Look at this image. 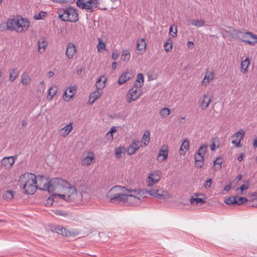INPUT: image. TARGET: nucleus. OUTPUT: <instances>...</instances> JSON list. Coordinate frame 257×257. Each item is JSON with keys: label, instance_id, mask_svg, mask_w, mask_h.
Wrapping results in <instances>:
<instances>
[{"label": "nucleus", "instance_id": "62", "mask_svg": "<svg viewBox=\"0 0 257 257\" xmlns=\"http://www.w3.org/2000/svg\"><path fill=\"white\" fill-rule=\"evenodd\" d=\"M54 75V73L52 71H49L48 73H47V76L49 77V78H51Z\"/></svg>", "mask_w": 257, "mask_h": 257}, {"label": "nucleus", "instance_id": "37", "mask_svg": "<svg viewBox=\"0 0 257 257\" xmlns=\"http://www.w3.org/2000/svg\"><path fill=\"white\" fill-rule=\"evenodd\" d=\"M57 92V89L53 86H51L48 91V93L47 96V98L49 100H51L54 97V96L56 94Z\"/></svg>", "mask_w": 257, "mask_h": 257}, {"label": "nucleus", "instance_id": "34", "mask_svg": "<svg viewBox=\"0 0 257 257\" xmlns=\"http://www.w3.org/2000/svg\"><path fill=\"white\" fill-rule=\"evenodd\" d=\"M19 75V72L16 69H13L10 72L9 81H14Z\"/></svg>", "mask_w": 257, "mask_h": 257}, {"label": "nucleus", "instance_id": "41", "mask_svg": "<svg viewBox=\"0 0 257 257\" xmlns=\"http://www.w3.org/2000/svg\"><path fill=\"white\" fill-rule=\"evenodd\" d=\"M207 147L208 145L207 144H204L200 146L198 149L197 155L204 156L206 153Z\"/></svg>", "mask_w": 257, "mask_h": 257}, {"label": "nucleus", "instance_id": "26", "mask_svg": "<svg viewBox=\"0 0 257 257\" xmlns=\"http://www.w3.org/2000/svg\"><path fill=\"white\" fill-rule=\"evenodd\" d=\"M214 78V73L212 71H207L202 81V84L206 86Z\"/></svg>", "mask_w": 257, "mask_h": 257}, {"label": "nucleus", "instance_id": "59", "mask_svg": "<svg viewBox=\"0 0 257 257\" xmlns=\"http://www.w3.org/2000/svg\"><path fill=\"white\" fill-rule=\"evenodd\" d=\"M118 54L117 51L116 50H113L111 54L112 59L113 60H115L118 57Z\"/></svg>", "mask_w": 257, "mask_h": 257}, {"label": "nucleus", "instance_id": "43", "mask_svg": "<svg viewBox=\"0 0 257 257\" xmlns=\"http://www.w3.org/2000/svg\"><path fill=\"white\" fill-rule=\"evenodd\" d=\"M123 61H128L130 58V53L127 50H124L121 57Z\"/></svg>", "mask_w": 257, "mask_h": 257}, {"label": "nucleus", "instance_id": "32", "mask_svg": "<svg viewBox=\"0 0 257 257\" xmlns=\"http://www.w3.org/2000/svg\"><path fill=\"white\" fill-rule=\"evenodd\" d=\"M211 143L210 147L212 151H215L216 148L219 147V143L218 138H212L211 139Z\"/></svg>", "mask_w": 257, "mask_h": 257}, {"label": "nucleus", "instance_id": "16", "mask_svg": "<svg viewBox=\"0 0 257 257\" xmlns=\"http://www.w3.org/2000/svg\"><path fill=\"white\" fill-rule=\"evenodd\" d=\"M133 76L134 74L131 71H127L123 72L119 76L117 82L119 85H121L131 79Z\"/></svg>", "mask_w": 257, "mask_h": 257}, {"label": "nucleus", "instance_id": "19", "mask_svg": "<svg viewBox=\"0 0 257 257\" xmlns=\"http://www.w3.org/2000/svg\"><path fill=\"white\" fill-rule=\"evenodd\" d=\"M168 155L167 147L166 146H163L160 150L159 155L157 158V160L159 162H162L167 158Z\"/></svg>", "mask_w": 257, "mask_h": 257}, {"label": "nucleus", "instance_id": "14", "mask_svg": "<svg viewBox=\"0 0 257 257\" xmlns=\"http://www.w3.org/2000/svg\"><path fill=\"white\" fill-rule=\"evenodd\" d=\"M203 99L201 103L202 110H206L209 106L213 98V94L209 91L203 94Z\"/></svg>", "mask_w": 257, "mask_h": 257}, {"label": "nucleus", "instance_id": "3", "mask_svg": "<svg viewBox=\"0 0 257 257\" xmlns=\"http://www.w3.org/2000/svg\"><path fill=\"white\" fill-rule=\"evenodd\" d=\"M37 177L32 173H26L20 176L19 186L27 194H33L36 191Z\"/></svg>", "mask_w": 257, "mask_h": 257}, {"label": "nucleus", "instance_id": "4", "mask_svg": "<svg viewBox=\"0 0 257 257\" xmlns=\"http://www.w3.org/2000/svg\"><path fill=\"white\" fill-rule=\"evenodd\" d=\"M30 26L29 21L25 18L17 17L10 19L6 23L1 25V28L7 29L11 31H15L17 33H22L26 31Z\"/></svg>", "mask_w": 257, "mask_h": 257}, {"label": "nucleus", "instance_id": "40", "mask_svg": "<svg viewBox=\"0 0 257 257\" xmlns=\"http://www.w3.org/2000/svg\"><path fill=\"white\" fill-rule=\"evenodd\" d=\"M14 193L13 191L8 190L5 192L3 195V198L5 200L10 201L14 197Z\"/></svg>", "mask_w": 257, "mask_h": 257}, {"label": "nucleus", "instance_id": "60", "mask_svg": "<svg viewBox=\"0 0 257 257\" xmlns=\"http://www.w3.org/2000/svg\"><path fill=\"white\" fill-rule=\"evenodd\" d=\"M116 132V130L115 128V127H113L111 128V130L107 133V135H110V136L111 137V139H113L112 133H115Z\"/></svg>", "mask_w": 257, "mask_h": 257}, {"label": "nucleus", "instance_id": "35", "mask_svg": "<svg viewBox=\"0 0 257 257\" xmlns=\"http://www.w3.org/2000/svg\"><path fill=\"white\" fill-rule=\"evenodd\" d=\"M150 132L148 131L145 132L143 137L142 140L141 142H142V145L144 146H146L148 145L150 141Z\"/></svg>", "mask_w": 257, "mask_h": 257}, {"label": "nucleus", "instance_id": "10", "mask_svg": "<svg viewBox=\"0 0 257 257\" xmlns=\"http://www.w3.org/2000/svg\"><path fill=\"white\" fill-rule=\"evenodd\" d=\"M36 177V189L47 191L49 192L51 180H49L48 178L43 176L38 175Z\"/></svg>", "mask_w": 257, "mask_h": 257}, {"label": "nucleus", "instance_id": "20", "mask_svg": "<svg viewBox=\"0 0 257 257\" xmlns=\"http://www.w3.org/2000/svg\"><path fill=\"white\" fill-rule=\"evenodd\" d=\"M72 123H69L59 130V133L60 136L66 137L73 130Z\"/></svg>", "mask_w": 257, "mask_h": 257}, {"label": "nucleus", "instance_id": "50", "mask_svg": "<svg viewBox=\"0 0 257 257\" xmlns=\"http://www.w3.org/2000/svg\"><path fill=\"white\" fill-rule=\"evenodd\" d=\"M132 145L138 150L140 147H143L142 142L139 140H134Z\"/></svg>", "mask_w": 257, "mask_h": 257}, {"label": "nucleus", "instance_id": "33", "mask_svg": "<svg viewBox=\"0 0 257 257\" xmlns=\"http://www.w3.org/2000/svg\"><path fill=\"white\" fill-rule=\"evenodd\" d=\"M191 24L197 27H201L205 25V21L203 19L192 20L190 21Z\"/></svg>", "mask_w": 257, "mask_h": 257}, {"label": "nucleus", "instance_id": "46", "mask_svg": "<svg viewBox=\"0 0 257 257\" xmlns=\"http://www.w3.org/2000/svg\"><path fill=\"white\" fill-rule=\"evenodd\" d=\"M224 202L227 204H235L236 203V197L231 196L224 200Z\"/></svg>", "mask_w": 257, "mask_h": 257}, {"label": "nucleus", "instance_id": "22", "mask_svg": "<svg viewBox=\"0 0 257 257\" xmlns=\"http://www.w3.org/2000/svg\"><path fill=\"white\" fill-rule=\"evenodd\" d=\"M103 93V91L96 89L89 96V101L91 104L93 103L95 101L99 98Z\"/></svg>", "mask_w": 257, "mask_h": 257}, {"label": "nucleus", "instance_id": "52", "mask_svg": "<svg viewBox=\"0 0 257 257\" xmlns=\"http://www.w3.org/2000/svg\"><path fill=\"white\" fill-rule=\"evenodd\" d=\"M45 89V85L43 81H41L38 85V91H40L41 93H43Z\"/></svg>", "mask_w": 257, "mask_h": 257}, {"label": "nucleus", "instance_id": "24", "mask_svg": "<svg viewBox=\"0 0 257 257\" xmlns=\"http://www.w3.org/2000/svg\"><path fill=\"white\" fill-rule=\"evenodd\" d=\"M206 201L204 199L198 198L197 194H194L190 199V203L193 206L203 204Z\"/></svg>", "mask_w": 257, "mask_h": 257}, {"label": "nucleus", "instance_id": "30", "mask_svg": "<svg viewBox=\"0 0 257 257\" xmlns=\"http://www.w3.org/2000/svg\"><path fill=\"white\" fill-rule=\"evenodd\" d=\"M144 81L143 75L142 73H139L137 75V80L135 82L134 86L141 88L144 84Z\"/></svg>", "mask_w": 257, "mask_h": 257}, {"label": "nucleus", "instance_id": "21", "mask_svg": "<svg viewBox=\"0 0 257 257\" xmlns=\"http://www.w3.org/2000/svg\"><path fill=\"white\" fill-rule=\"evenodd\" d=\"M106 80L107 79L104 75L100 76L96 82V89L103 91V88L105 87Z\"/></svg>", "mask_w": 257, "mask_h": 257}, {"label": "nucleus", "instance_id": "44", "mask_svg": "<svg viewBox=\"0 0 257 257\" xmlns=\"http://www.w3.org/2000/svg\"><path fill=\"white\" fill-rule=\"evenodd\" d=\"M229 30H227L225 29H223L222 30V33L224 37H228L229 39H232V38H230L228 35H231V33L233 32V30H234L232 28H229Z\"/></svg>", "mask_w": 257, "mask_h": 257}, {"label": "nucleus", "instance_id": "42", "mask_svg": "<svg viewBox=\"0 0 257 257\" xmlns=\"http://www.w3.org/2000/svg\"><path fill=\"white\" fill-rule=\"evenodd\" d=\"M222 163V161L220 158H217L214 161V166L215 167V170H218L221 168V164Z\"/></svg>", "mask_w": 257, "mask_h": 257}, {"label": "nucleus", "instance_id": "11", "mask_svg": "<svg viewBox=\"0 0 257 257\" xmlns=\"http://www.w3.org/2000/svg\"><path fill=\"white\" fill-rule=\"evenodd\" d=\"M161 178V173L159 171H156L150 174L147 178V183L148 186L151 187L158 182Z\"/></svg>", "mask_w": 257, "mask_h": 257}, {"label": "nucleus", "instance_id": "27", "mask_svg": "<svg viewBox=\"0 0 257 257\" xmlns=\"http://www.w3.org/2000/svg\"><path fill=\"white\" fill-rule=\"evenodd\" d=\"M38 51L40 54L44 52L47 46V42L44 38L41 39L38 42Z\"/></svg>", "mask_w": 257, "mask_h": 257}, {"label": "nucleus", "instance_id": "23", "mask_svg": "<svg viewBox=\"0 0 257 257\" xmlns=\"http://www.w3.org/2000/svg\"><path fill=\"white\" fill-rule=\"evenodd\" d=\"M95 161L94 154L92 152H89L88 155L82 161V164L84 166H89Z\"/></svg>", "mask_w": 257, "mask_h": 257}, {"label": "nucleus", "instance_id": "57", "mask_svg": "<svg viewBox=\"0 0 257 257\" xmlns=\"http://www.w3.org/2000/svg\"><path fill=\"white\" fill-rule=\"evenodd\" d=\"M204 164V161L195 160V165L196 167L201 168Z\"/></svg>", "mask_w": 257, "mask_h": 257}, {"label": "nucleus", "instance_id": "13", "mask_svg": "<svg viewBox=\"0 0 257 257\" xmlns=\"http://www.w3.org/2000/svg\"><path fill=\"white\" fill-rule=\"evenodd\" d=\"M245 134V131L243 129L239 130L233 136H232L233 139L231 143L234 145L237 148L241 147L240 142L243 139Z\"/></svg>", "mask_w": 257, "mask_h": 257}, {"label": "nucleus", "instance_id": "9", "mask_svg": "<svg viewBox=\"0 0 257 257\" xmlns=\"http://www.w3.org/2000/svg\"><path fill=\"white\" fill-rule=\"evenodd\" d=\"M142 94V91L141 88L133 86L126 93V100L128 103H131L137 100Z\"/></svg>", "mask_w": 257, "mask_h": 257}, {"label": "nucleus", "instance_id": "55", "mask_svg": "<svg viewBox=\"0 0 257 257\" xmlns=\"http://www.w3.org/2000/svg\"><path fill=\"white\" fill-rule=\"evenodd\" d=\"M249 187V183L248 182H246L244 183L243 184H242L239 188L241 191H243L244 190H246L248 189Z\"/></svg>", "mask_w": 257, "mask_h": 257}, {"label": "nucleus", "instance_id": "5", "mask_svg": "<svg viewBox=\"0 0 257 257\" xmlns=\"http://www.w3.org/2000/svg\"><path fill=\"white\" fill-rule=\"evenodd\" d=\"M127 189L120 186H116L111 189L106 196L112 203L125 205Z\"/></svg>", "mask_w": 257, "mask_h": 257}, {"label": "nucleus", "instance_id": "28", "mask_svg": "<svg viewBox=\"0 0 257 257\" xmlns=\"http://www.w3.org/2000/svg\"><path fill=\"white\" fill-rule=\"evenodd\" d=\"M21 82L24 85H29L31 82V78L28 73H23L21 76Z\"/></svg>", "mask_w": 257, "mask_h": 257}, {"label": "nucleus", "instance_id": "8", "mask_svg": "<svg viewBox=\"0 0 257 257\" xmlns=\"http://www.w3.org/2000/svg\"><path fill=\"white\" fill-rule=\"evenodd\" d=\"M77 6L81 9L85 10L87 12L90 13L98 7L99 2L98 0H77Z\"/></svg>", "mask_w": 257, "mask_h": 257}, {"label": "nucleus", "instance_id": "51", "mask_svg": "<svg viewBox=\"0 0 257 257\" xmlns=\"http://www.w3.org/2000/svg\"><path fill=\"white\" fill-rule=\"evenodd\" d=\"M124 150L123 148L119 147L115 150V156L117 158H120L121 156V154Z\"/></svg>", "mask_w": 257, "mask_h": 257}, {"label": "nucleus", "instance_id": "6", "mask_svg": "<svg viewBox=\"0 0 257 257\" xmlns=\"http://www.w3.org/2000/svg\"><path fill=\"white\" fill-rule=\"evenodd\" d=\"M231 35H228L230 38L238 39L249 44L257 43V37L251 33L244 31L233 30Z\"/></svg>", "mask_w": 257, "mask_h": 257}, {"label": "nucleus", "instance_id": "31", "mask_svg": "<svg viewBox=\"0 0 257 257\" xmlns=\"http://www.w3.org/2000/svg\"><path fill=\"white\" fill-rule=\"evenodd\" d=\"M147 44L146 43L144 38H142L138 40L137 41V49L139 51H142L143 52L146 51Z\"/></svg>", "mask_w": 257, "mask_h": 257}, {"label": "nucleus", "instance_id": "2", "mask_svg": "<svg viewBox=\"0 0 257 257\" xmlns=\"http://www.w3.org/2000/svg\"><path fill=\"white\" fill-rule=\"evenodd\" d=\"M146 194H148L158 199L164 200H167L172 197V195L168 192L160 187H157L150 190L127 189L125 205H140L143 199L145 197Z\"/></svg>", "mask_w": 257, "mask_h": 257}, {"label": "nucleus", "instance_id": "47", "mask_svg": "<svg viewBox=\"0 0 257 257\" xmlns=\"http://www.w3.org/2000/svg\"><path fill=\"white\" fill-rule=\"evenodd\" d=\"M46 13L43 11H41L38 14H36L34 16V18L36 20L43 19L46 17Z\"/></svg>", "mask_w": 257, "mask_h": 257}, {"label": "nucleus", "instance_id": "25", "mask_svg": "<svg viewBox=\"0 0 257 257\" xmlns=\"http://www.w3.org/2000/svg\"><path fill=\"white\" fill-rule=\"evenodd\" d=\"M189 141L188 139H185L182 143L180 149H179V154L181 155H184L188 151L189 148Z\"/></svg>", "mask_w": 257, "mask_h": 257}, {"label": "nucleus", "instance_id": "12", "mask_svg": "<svg viewBox=\"0 0 257 257\" xmlns=\"http://www.w3.org/2000/svg\"><path fill=\"white\" fill-rule=\"evenodd\" d=\"M54 229L58 234L66 236H75L79 233L77 230H68L61 226H57L55 227Z\"/></svg>", "mask_w": 257, "mask_h": 257}, {"label": "nucleus", "instance_id": "7", "mask_svg": "<svg viewBox=\"0 0 257 257\" xmlns=\"http://www.w3.org/2000/svg\"><path fill=\"white\" fill-rule=\"evenodd\" d=\"M58 18L63 21L75 22L78 20V14L74 8L70 7L60 10L58 12Z\"/></svg>", "mask_w": 257, "mask_h": 257}, {"label": "nucleus", "instance_id": "63", "mask_svg": "<svg viewBox=\"0 0 257 257\" xmlns=\"http://www.w3.org/2000/svg\"><path fill=\"white\" fill-rule=\"evenodd\" d=\"M194 45V43L192 42L189 41L187 43V46L189 48H192Z\"/></svg>", "mask_w": 257, "mask_h": 257}, {"label": "nucleus", "instance_id": "39", "mask_svg": "<svg viewBox=\"0 0 257 257\" xmlns=\"http://www.w3.org/2000/svg\"><path fill=\"white\" fill-rule=\"evenodd\" d=\"M170 113L171 111L168 108H163L159 112L160 115L163 118L167 117L170 114Z\"/></svg>", "mask_w": 257, "mask_h": 257}, {"label": "nucleus", "instance_id": "18", "mask_svg": "<svg viewBox=\"0 0 257 257\" xmlns=\"http://www.w3.org/2000/svg\"><path fill=\"white\" fill-rule=\"evenodd\" d=\"M15 163V158L12 157L4 158L1 161V165L6 169H10Z\"/></svg>", "mask_w": 257, "mask_h": 257}, {"label": "nucleus", "instance_id": "49", "mask_svg": "<svg viewBox=\"0 0 257 257\" xmlns=\"http://www.w3.org/2000/svg\"><path fill=\"white\" fill-rule=\"evenodd\" d=\"M98 43L97 46V48L98 51H100L102 49H105L106 45L104 43H103L100 38H98Z\"/></svg>", "mask_w": 257, "mask_h": 257}, {"label": "nucleus", "instance_id": "56", "mask_svg": "<svg viewBox=\"0 0 257 257\" xmlns=\"http://www.w3.org/2000/svg\"><path fill=\"white\" fill-rule=\"evenodd\" d=\"M57 3H72L75 0H52Z\"/></svg>", "mask_w": 257, "mask_h": 257}, {"label": "nucleus", "instance_id": "29", "mask_svg": "<svg viewBox=\"0 0 257 257\" xmlns=\"http://www.w3.org/2000/svg\"><path fill=\"white\" fill-rule=\"evenodd\" d=\"M250 64V61L248 58H245V60H243L241 62V68L240 71L241 73L244 74L248 71V68Z\"/></svg>", "mask_w": 257, "mask_h": 257}, {"label": "nucleus", "instance_id": "58", "mask_svg": "<svg viewBox=\"0 0 257 257\" xmlns=\"http://www.w3.org/2000/svg\"><path fill=\"white\" fill-rule=\"evenodd\" d=\"M212 184V180L211 179H208L205 184H204V186L205 188H209Z\"/></svg>", "mask_w": 257, "mask_h": 257}, {"label": "nucleus", "instance_id": "53", "mask_svg": "<svg viewBox=\"0 0 257 257\" xmlns=\"http://www.w3.org/2000/svg\"><path fill=\"white\" fill-rule=\"evenodd\" d=\"M137 149H135L132 145L129 146V147L127 149V152L128 155H132L135 153L136 152Z\"/></svg>", "mask_w": 257, "mask_h": 257}, {"label": "nucleus", "instance_id": "48", "mask_svg": "<svg viewBox=\"0 0 257 257\" xmlns=\"http://www.w3.org/2000/svg\"><path fill=\"white\" fill-rule=\"evenodd\" d=\"M52 211L56 215L61 216H67L68 215V213L66 212L63 211L61 210L56 209L52 210Z\"/></svg>", "mask_w": 257, "mask_h": 257}, {"label": "nucleus", "instance_id": "64", "mask_svg": "<svg viewBox=\"0 0 257 257\" xmlns=\"http://www.w3.org/2000/svg\"><path fill=\"white\" fill-rule=\"evenodd\" d=\"M253 147L256 148L257 147V138H255L253 139Z\"/></svg>", "mask_w": 257, "mask_h": 257}, {"label": "nucleus", "instance_id": "61", "mask_svg": "<svg viewBox=\"0 0 257 257\" xmlns=\"http://www.w3.org/2000/svg\"><path fill=\"white\" fill-rule=\"evenodd\" d=\"M204 156H203L202 155H197L195 156L194 159H195V160L204 161Z\"/></svg>", "mask_w": 257, "mask_h": 257}, {"label": "nucleus", "instance_id": "17", "mask_svg": "<svg viewBox=\"0 0 257 257\" xmlns=\"http://www.w3.org/2000/svg\"><path fill=\"white\" fill-rule=\"evenodd\" d=\"M76 53V48L72 43H69L67 46L65 55L69 59H72Z\"/></svg>", "mask_w": 257, "mask_h": 257}, {"label": "nucleus", "instance_id": "15", "mask_svg": "<svg viewBox=\"0 0 257 257\" xmlns=\"http://www.w3.org/2000/svg\"><path fill=\"white\" fill-rule=\"evenodd\" d=\"M76 93V87L75 86L68 87L65 91L63 97L65 101H68Z\"/></svg>", "mask_w": 257, "mask_h": 257}, {"label": "nucleus", "instance_id": "54", "mask_svg": "<svg viewBox=\"0 0 257 257\" xmlns=\"http://www.w3.org/2000/svg\"><path fill=\"white\" fill-rule=\"evenodd\" d=\"M247 201V198L245 197H236V204L237 205H240L243 203V202H246Z\"/></svg>", "mask_w": 257, "mask_h": 257}, {"label": "nucleus", "instance_id": "1", "mask_svg": "<svg viewBox=\"0 0 257 257\" xmlns=\"http://www.w3.org/2000/svg\"><path fill=\"white\" fill-rule=\"evenodd\" d=\"M50 193L54 194V197L66 201H73L76 203H80L82 201V194L71 186L68 182L60 179H51Z\"/></svg>", "mask_w": 257, "mask_h": 257}, {"label": "nucleus", "instance_id": "36", "mask_svg": "<svg viewBox=\"0 0 257 257\" xmlns=\"http://www.w3.org/2000/svg\"><path fill=\"white\" fill-rule=\"evenodd\" d=\"M59 199L58 197H54V194H52L51 196L48 198L45 201V205L46 206L50 207L53 204L55 200Z\"/></svg>", "mask_w": 257, "mask_h": 257}, {"label": "nucleus", "instance_id": "45", "mask_svg": "<svg viewBox=\"0 0 257 257\" xmlns=\"http://www.w3.org/2000/svg\"><path fill=\"white\" fill-rule=\"evenodd\" d=\"M177 26L175 25H172L170 26L169 29V34L173 37H176L177 36Z\"/></svg>", "mask_w": 257, "mask_h": 257}, {"label": "nucleus", "instance_id": "38", "mask_svg": "<svg viewBox=\"0 0 257 257\" xmlns=\"http://www.w3.org/2000/svg\"><path fill=\"white\" fill-rule=\"evenodd\" d=\"M172 40L171 38L168 39L166 42L164 44L165 51L166 52L171 51L172 49Z\"/></svg>", "mask_w": 257, "mask_h": 257}]
</instances>
